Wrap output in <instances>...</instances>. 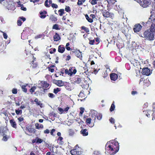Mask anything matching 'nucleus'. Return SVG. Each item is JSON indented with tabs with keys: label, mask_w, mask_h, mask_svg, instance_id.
Masks as SVG:
<instances>
[{
	"label": "nucleus",
	"mask_w": 155,
	"mask_h": 155,
	"mask_svg": "<svg viewBox=\"0 0 155 155\" xmlns=\"http://www.w3.org/2000/svg\"><path fill=\"white\" fill-rule=\"evenodd\" d=\"M102 117V114H99L97 115L96 117L97 119L99 120H100L101 119Z\"/></svg>",
	"instance_id": "39"
},
{
	"label": "nucleus",
	"mask_w": 155,
	"mask_h": 155,
	"mask_svg": "<svg viewBox=\"0 0 155 155\" xmlns=\"http://www.w3.org/2000/svg\"><path fill=\"white\" fill-rule=\"evenodd\" d=\"M56 114L53 112L50 113L49 114V117L52 120H53L54 119V117H56Z\"/></svg>",
	"instance_id": "20"
},
{
	"label": "nucleus",
	"mask_w": 155,
	"mask_h": 155,
	"mask_svg": "<svg viewBox=\"0 0 155 155\" xmlns=\"http://www.w3.org/2000/svg\"><path fill=\"white\" fill-rule=\"evenodd\" d=\"M153 112L152 114V120H155V103H153Z\"/></svg>",
	"instance_id": "22"
},
{
	"label": "nucleus",
	"mask_w": 155,
	"mask_h": 155,
	"mask_svg": "<svg viewBox=\"0 0 155 155\" xmlns=\"http://www.w3.org/2000/svg\"><path fill=\"white\" fill-rule=\"evenodd\" d=\"M3 136V137L2 138V140L3 141H7L8 140V139L10 137H7V136L5 135Z\"/></svg>",
	"instance_id": "44"
},
{
	"label": "nucleus",
	"mask_w": 155,
	"mask_h": 155,
	"mask_svg": "<svg viewBox=\"0 0 155 155\" xmlns=\"http://www.w3.org/2000/svg\"><path fill=\"white\" fill-rule=\"evenodd\" d=\"M51 7L52 8H57L58 7V5L55 4L54 3H52L51 4Z\"/></svg>",
	"instance_id": "52"
},
{
	"label": "nucleus",
	"mask_w": 155,
	"mask_h": 155,
	"mask_svg": "<svg viewBox=\"0 0 155 155\" xmlns=\"http://www.w3.org/2000/svg\"><path fill=\"white\" fill-rule=\"evenodd\" d=\"M17 24L18 26H21L22 24V22L20 20H19L17 21Z\"/></svg>",
	"instance_id": "60"
},
{
	"label": "nucleus",
	"mask_w": 155,
	"mask_h": 155,
	"mask_svg": "<svg viewBox=\"0 0 155 155\" xmlns=\"http://www.w3.org/2000/svg\"><path fill=\"white\" fill-rule=\"evenodd\" d=\"M36 128L38 129H39L40 128H43L44 127L43 125L42 124H35Z\"/></svg>",
	"instance_id": "28"
},
{
	"label": "nucleus",
	"mask_w": 155,
	"mask_h": 155,
	"mask_svg": "<svg viewBox=\"0 0 155 155\" xmlns=\"http://www.w3.org/2000/svg\"><path fill=\"white\" fill-rule=\"evenodd\" d=\"M114 101L111 104L110 108V110L111 112H112L113 111H114L115 109V105L114 104Z\"/></svg>",
	"instance_id": "32"
},
{
	"label": "nucleus",
	"mask_w": 155,
	"mask_h": 155,
	"mask_svg": "<svg viewBox=\"0 0 155 155\" xmlns=\"http://www.w3.org/2000/svg\"><path fill=\"white\" fill-rule=\"evenodd\" d=\"M36 143H41L43 142V140L42 139H41L38 137H36Z\"/></svg>",
	"instance_id": "36"
},
{
	"label": "nucleus",
	"mask_w": 155,
	"mask_h": 155,
	"mask_svg": "<svg viewBox=\"0 0 155 155\" xmlns=\"http://www.w3.org/2000/svg\"><path fill=\"white\" fill-rule=\"evenodd\" d=\"M49 19L52 21L55 22L57 20V18L53 15H51L50 16Z\"/></svg>",
	"instance_id": "30"
},
{
	"label": "nucleus",
	"mask_w": 155,
	"mask_h": 155,
	"mask_svg": "<svg viewBox=\"0 0 155 155\" xmlns=\"http://www.w3.org/2000/svg\"><path fill=\"white\" fill-rule=\"evenodd\" d=\"M102 12L103 16L104 17L108 18L111 16L110 13L106 10H103Z\"/></svg>",
	"instance_id": "13"
},
{
	"label": "nucleus",
	"mask_w": 155,
	"mask_h": 155,
	"mask_svg": "<svg viewBox=\"0 0 155 155\" xmlns=\"http://www.w3.org/2000/svg\"><path fill=\"white\" fill-rule=\"evenodd\" d=\"M36 89V87L35 86L32 87L29 90V91L31 94H32L35 92V90Z\"/></svg>",
	"instance_id": "33"
},
{
	"label": "nucleus",
	"mask_w": 155,
	"mask_h": 155,
	"mask_svg": "<svg viewBox=\"0 0 155 155\" xmlns=\"http://www.w3.org/2000/svg\"><path fill=\"white\" fill-rule=\"evenodd\" d=\"M109 121L111 123H112L113 124H114V122H115V121H114L115 120H114V119L112 117H111Z\"/></svg>",
	"instance_id": "51"
},
{
	"label": "nucleus",
	"mask_w": 155,
	"mask_h": 155,
	"mask_svg": "<svg viewBox=\"0 0 155 155\" xmlns=\"http://www.w3.org/2000/svg\"><path fill=\"white\" fill-rule=\"evenodd\" d=\"M60 39L59 35L57 33H56L54 36V40L55 41H57Z\"/></svg>",
	"instance_id": "26"
},
{
	"label": "nucleus",
	"mask_w": 155,
	"mask_h": 155,
	"mask_svg": "<svg viewBox=\"0 0 155 155\" xmlns=\"http://www.w3.org/2000/svg\"><path fill=\"white\" fill-rule=\"evenodd\" d=\"M64 10L63 9H61L58 11V12H60V13H59V15L60 16H62L64 14Z\"/></svg>",
	"instance_id": "43"
},
{
	"label": "nucleus",
	"mask_w": 155,
	"mask_h": 155,
	"mask_svg": "<svg viewBox=\"0 0 155 155\" xmlns=\"http://www.w3.org/2000/svg\"><path fill=\"white\" fill-rule=\"evenodd\" d=\"M41 85L43 88H47L49 85V84L45 81H41Z\"/></svg>",
	"instance_id": "18"
},
{
	"label": "nucleus",
	"mask_w": 155,
	"mask_h": 155,
	"mask_svg": "<svg viewBox=\"0 0 155 155\" xmlns=\"http://www.w3.org/2000/svg\"><path fill=\"white\" fill-rule=\"evenodd\" d=\"M63 139V138L62 137H60L58 138L57 140L60 141L61 143V144H63L64 143L63 141H62Z\"/></svg>",
	"instance_id": "46"
},
{
	"label": "nucleus",
	"mask_w": 155,
	"mask_h": 155,
	"mask_svg": "<svg viewBox=\"0 0 155 155\" xmlns=\"http://www.w3.org/2000/svg\"><path fill=\"white\" fill-rule=\"evenodd\" d=\"M75 55L78 57L81 58V52L79 50H75L73 51Z\"/></svg>",
	"instance_id": "21"
},
{
	"label": "nucleus",
	"mask_w": 155,
	"mask_h": 155,
	"mask_svg": "<svg viewBox=\"0 0 155 155\" xmlns=\"http://www.w3.org/2000/svg\"><path fill=\"white\" fill-rule=\"evenodd\" d=\"M18 120L19 122H21L23 121L24 120V118L23 117H21L18 118Z\"/></svg>",
	"instance_id": "55"
},
{
	"label": "nucleus",
	"mask_w": 155,
	"mask_h": 155,
	"mask_svg": "<svg viewBox=\"0 0 155 155\" xmlns=\"http://www.w3.org/2000/svg\"><path fill=\"white\" fill-rule=\"evenodd\" d=\"M34 101L36 103L37 105L40 106V107H42V104L41 103V102L39 101L37 98H36L34 100Z\"/></svg>",
	"instance_id": "23"
},
{
	"label": "nucleus",
	"mask_w": 155,
	"mask_h": 155,
	"mask_svg": "<svg viewBox=\"0 0 155 155\" xmlns=\"http://www.w3.org/2000/svg\"><path fill=\"white\" fill-rule=\"evenodd\" d=\"M15 111L16 114L18 115L19 114L21 115L22 112V110L19 109L15 110Z\"/></svg>",
	"instance_id": "34"
},
{
	"label": "nucleus",
	"mask_w": 155,
	"mask_h": 155,
	"mask_svg": "<svg viewBox=\"0 0 155 155\" xmlns=\"http://www.w3.org/2000/svg\"><path fill=\"white\" fill-rule=\"evenodd\" d=\"M65 10L68 12H70L71 11L70 8L69 6H66Z\"/></svg>",
	"instance_id": "56"
},
{
	"label": "nucleus",
	"mask_w": 155,
	"mask_h": 155,
	"mask_svg": "<svg viewBox=\"0 0 155 155\" xmlns=\"http://www.w3.org/2000/svg\"><path fill=\"white\" fill-rule=\"evenodd\" d=\"M26 85H23L21 86L22 91L25 93H26L27 92V89L26 87Z\"/></svg>",
	"instance_id": "35"
},
{
	"label": "nucleus",
	"mask_w": 155,
	"mask_h": 155,
	"mask_svg": "<svg viewBox=\"0 0 155 155\" xmlns=\"http://www.w3.org/2000/svg\"><path fill=\"white\" fill-rule=\"evenodd\" d=\"M84 78H80L78 77L75 78L74 80V81L75 84H80L81 82L82 81L84 80Z\"/></svg>",
	"instance_id": "12"
},
{
	"label": "nucleus",
	"mask_w": 155,
	"mask_h": 155,
	"mask_svg": "<svg viewBox=\"0 0 155 155\" xmlns=\"http://www.w3.org/2000/svg\"><path fill=\"white\" fill-rule=\"evenodd\" d=\"M48 96L51 98H53L55 97V95L51 93H48Z\"/></svg>",
	"instance_id": "47"
},
{
	"label": "nucleus",
	"mask_w": 155,
	"mask_h": 155,
	"mask_svg": "<svg viewBox=\"0 0 155 155\" xmlns=\"http://www.w3.org/2000/svg\"><path fill=\"white\" fill-rule=\"evenodd\" d=\"M20 7H21V9L22 10H23L24 11H26V10L27 9H26V8L24 7L22 5H21V6H20Z\"/></svg>",
	"instance_id": "59"
},
{
	"label": "nucleus",
	"mask_w": 155,
	"mask_h": 155,
	"mask_svg": "<svg viewBox=\"0 0 155 155\" xmlns=\"http://www.w3.org/2000/svg\"><path fill=\"white\" fill-rule=\"evenodd\" d=\"M3 33V37L5 39H6L7 38V37H8V36H7V35L5 33H4L3 32H2Z\"/></svg>",
	"instance_id": "61"
},
{
	"label": "nucleus",
	"mask_w": 155,
	"mask_h": 155,
	"mask_svg": "<svg viewBox=\"0 0 155 155\" xmlns=\"http://www.w3.org/2000/svg\"><path fill=\"white\" fill-rule=\"evenodd\" d=\"M12 93L16 94L17 93V90L16 88H13L12 91Z\"/></svg>",
	"instance_id": "50"
},
{
	"label": "nucleus",
	"mask_w": 155,
	"mask_h": 155,
	"mask_svg": "<svg viewBox=\"0 0 155 155\" xmlns=\"http://www.w3.org/2000/svg\"><path fill=\"white\" fill-rule=\"evenodd\" d=\"M84 108H83V107H81L80 108V111L79 113V115L80 116H82V114H83L84 112Z\"/></svg>",
	"instance_id": "40"
},
{
	"label": "nucleus",
	"mask_w": 155,
	"mask_h": 155,
	"mask_svg": "<svg viewBox=\"0 0 155 155\" xmlns=\"http://www.w3.org/2000/svg\"><path fill=\"white\" fill-rule=\"evenodd\" d=\"M98 1V0H91H91H90V2H91V3L92 5H94L96 4Z\"/></svg>",
	"instance_id": "42"
},
{
	"label": "nucleus",
	"mask_w": 155,
	"mask_h": 155,
	"mask_svg": "<svg viewBox=\"0 0 155 155\" xmlns=\"http://www.w3.org/2000/svg\"><path fill=\"white\" fill-rule=\"evenodd\" d=\"M150 113H151V111H146L145 112V114H146V115L148 117H150Z\"/></svg>",
	"instance_id": "45"
},
{
	"label": "nucleus",
	"mask_w": 155,
	"mask_h": 155,
	"mask_svg": "<svg viewBox=\"0 0 155 155\" xmlns=\"http://www.w3.org/2000/svg\"><path fill=\"white\" fill-rule=\"evenodd\" d=\"M77 4L79 5H81L82 4V1L81 0H78V2Z\"/></svg>",
	"instance_id": "63"
},
{
	"label": "nucleus",
	"mask_w": 155,
	"mask_h": 155,
	"mask_svg": "<svg viewBox=\"0 0 155 155\" xmlns=\"http://www.w3.org/2000/svg\"><path fill=\"white\" fill-rule=\"evenodd\" d=\"M7 3H8V6H9L10 7H13L14 6V2L11 1V0L10 1H6Z\"/></svg>",
	"instance_id": "27"
},
{
	"label": "nucleus",
	"mask_w": 155,
	"mask_h": 155,
	"mask_svg": "<svg viewBox=\"0 0 155 155\" xmlns=\"http://www.w3.org/2000/svg\"><path fill=\"white\" fill-rule=\"evenodd\" d=\"M72 155H80L81 154V151H79L76 149L72 150L70 151Z\"/></svg>",
	"instance_id": "10"
},
{
	"label": "nucleus",
	"mask_w": 155,
	"mask_h": 155,
	"mask_svg": "<svg viewBox=\"0 0 155 155\" xmlns=\"http://www.w3.org/2000/svg\"><path fill=\"white\" fill-rule=\"evenodd\" d=\"M69 135L70 136H73L75 134L74 130L72 129H70L68 130Z\"/></svg>",
	"instance_id": "29"
},
{
	"label": "nucleus",
	"mask_w": 155,
	"mask_h": 155,
	"mask_svg": "<svg viewBox=\"0 0 155 155\" xmlns=\"http://www.w3.org/2000/svg\"><path fill=\"white\" fill-rule=\"evenodd\" d=\"M58 110L59 111L60 114H62L64 113V110L61 108L58 107Z\"/></svg>",
	"instance_id": "48"
},
{
	"label": "nucleus",
	"mask_w": 155,
	"mask_h": 155,
	"mask_svg": "<svg viewBox=\"0 0 155 155\" xmlns=\"http://www.w3.org/2000/svg\"><path fill=\"white\" fill-rule=\"evenodd\" d=\"M65 49L64 46L62 45H60L58 47V51L61 53H63L65 51Z\"/></svg>",
	"instance_id": "19"
},
{
	"label": "nucleus",
	"mask_w": 155,
	"mask_h": 155,
	"mask_svg": "<svg viewBox=\"0 0 155 155\" xmlns=\"http://www.w3.org/2000/svg\"><path fill=\"white\" fill-rule=\"evenodd\" d=\"M54 83L59 87H61L64 84L61 80H56L55 81Z\"/></svg>",
	"instance_id": "17"
},
{
	"label": "nucleus",
	"mask_w": 155,
	"mask_h": 155,
	"mask_svg": "<svg viewBox=\"0 0 155 155\" xmlns=\"http://www.w3.org/2000/svg\"><path fill=\"white\" fill-rule=\"evenodd\" d=\"M9 122L11 126L13 128L16 129L17 128V124L14 119L10 120Z\"/></svg>",
	"instance_id": "15"
},
{
	"label": "nucleus",
	"mask_w": 155,
	"mask_h": 155,
	"mask_svg": "<svg viewBox=\"0 0 155 155\" xmlns=\"http://www.w3.org/2000/svg\"><path fill=\"white\" fill-rule=\"evenodd\" d=\"M50 133V131L48 129H46L44 131V133L46 134H48Z\"/></svg>",
	"instance_id": "62"
},
{
	"label": "nucleus",
	"mask_w": 155,
	"mask_h": 155,
	"mask_svg": "<svg viewBox=\"0 0 155 155\" xmlns=\"http://www.w3.org/2000/svg\"><path fill=\"white\" fill-rule=\"evenodd\" d=\"M55 131V129L53 128V129H52L51 131V132H50V134H51L52 136H54V134H53V133Z\"/></svg>",
	"instance_id": "53"
},
{
	"label": "nucleus",
	"mask_w": 155,
	"mask_h": 155,
	"mask_svg": "<svg viewBox=\"0 0 155 155\" xmlns=\"http://www.w3.org/2000/svg\"><path fill=\"white\" fill-rule=\"evenodd\" d=\"M112 145L111 146L110 144V143H109L108 142L106 144L105 147V149L108 153L110 154H114L115 153L114 151L115 149L114 148H113L112 147Z\"/></svg>",
	"instance_id": "2"
},
{
	"label": "nucleus",
	"mask_w": 155,
	"mask_h": 155,
	"mask_svg": "<svg viewBox=\"0 0 155 155\" xmlns=\"http://www.w3.org/2000/svg\"><path fill=\"white\" fill-rule=\"evenodd\" d=\"M110 77L111 80L115 81L117 78V75L115 73H111L110 75Z\"/></svg>",
	"instance_id": "16"
},
{
	"label": "nucleus",
	"mask_w": 155,
	"mask_h": 155,
	"mask_svg": "<svg viewBox=\"0 0 155 155\" xmlns=\"http://www.w3.org/2000/svg\"><path fill=\"white\" fill-rule=\"evenodd\" d=\"M110 144L111 146L112 145V147L113 148H114L115 150H114L115 151L114 152L116 153L119 150V143L118 142L115 140H112L110 142Z\"/></svg>",
	"instance_id": "4"
},
{
	"label": "nucleus",
	"mask_w": 155,
	"mask_h": 155,
	"mask_svg": "<svg viewBox=\"0 0 155 155\" xmlns=\"http://www.w3.org/2000/svg\"><path fill=\"white\" fill-rule=\"evenodd\" d=\"M53 29H55L56 30H58V25L57 24H55L53 26Z\"/></svg>",
	"instance_id": "49"
},
{
	"label": "nucleus",
	"mask_w": 155,
	"mask_h": 155,
	"mask_svg": "<svg viewBox=\"0 0 155 155\" xmlns=\"http://www.w3.org/2000/svg\"><path fill=\"white\" fill-rule=\"evenodd\" d=\"M99 69L100 68H99L98 70L97 69H95V68H85V71L84 73L86 75L89 76L93 73L96 74L97 73Z\"/></svg>",
	"instance_id": "3"
},
{
	"label": "nucleus",
	"mask_w": 155,
	"mask_h": 155,
	"mask_svg": "<svg viewBox=\"0 0 155 155\" xmlns=\"http://www.w3.org/2000/svg\"><path fill=\"white\" fill-rule=\"evenodd\" d=\"M26 130L31 134H35L36 131V130L34 128L32 127L31 126H30L26 127Z\"/></svg>",
	"instance_id": "9"
},
{
	"label": "nucleus",
	"mask_w": 155,
	"mask_h": 155,
	"mask_svg": "<svg viewBox=\"0 0 155 155\" xmlns=\"http://www.w3.org/2000/svg\"><path fill=\"white\" fill-rule=\"evenodd\" d=\"M81 28L84 30V31L86 32H89V29L88 28L84 26H82Z\"/></svg>",
	"instance_id": "41"
},
{
	"label": "nucleus",
	"mask_w": 155,
	"mask_h": 155,
	"mask_svg": "<svg viewBox=\"0 0 155 155\" xmlns=\"http://www.w3.org/2000/svg\"><path fill=\"white\" fill-rule=\"evenodd\" d=\"M153 15H151L150 17L149 18L147 22V23H149V22H151V27L150 28H153V29L154 28V26L155 25V18H153L152 17Z\"/></svg>",
	"instance_id": "7"
},
{
	"label": "nucleus",
	"mask_w": 155,
	"mask_h": 155,
	"mask_svg": "<svg viewBox=\"0 0 155 155\" xmlns=\"http://www.w3.org/2000/svg\"><path fill=\"white\" fill-rule=\"evenodd\" d=\"M60 91H61V89L60 88H56L54 89V91H53V92L54 94H56L59 92Z\"/></svg>",
	"instance_id": "37"
},
{
	"label": "nucleus",
	"mask_w": 155,
	"mask_h": 155,
	"mask_svg": "<svg viewBox=\"0 0 155 155\" xmlns=\"http://www.w3.org/2000/svg\"><path fill=\"white\" fill-rule=\"evenodd\" d=\"M155 29H153L151 28L150 30L146 31L143 34V37L146 39L152 41L153 40L154 34L153 32Z\"/></svg>",
	"instance_id": "1"
},
{
	"label": "nucleus",
	"mask_w": 155,
	"mask_h": 155,
	"mask_svg": "<svg viewBox=\"0 0 155 155\" xmlns=\"http://www.w3.org/2000/svg\"><path fill=\"white\" fill-rule=\"evenodd\" d=\"M5 128L3 127H0V135L4 136L5 135Z\"/></svg>",
	"instance_id": "25"
},
{
	"label": "nucleus",
	"mask_w": 155,
	"mask_h": 155,
	"mask_svg": "<svg viewBox=\"0 0 155 155\" xmlns=\"http://www.w3.org/2000/svg\"><path fill=\"white\" fill-rule=\"evenodd\" d=\"M86 19L90 22L92 23L93 22V20L92 18H91L90 17H89L88 15H85Z\"/></svg>",
	"instance_id": "31"
},
{
	"label": "nucleus",
	"mask_w": 155,
	"mask_h": 155,
	"mask_svg": "<svg viewBox=\"0 0 155 155\" xmlns=\"http://www.w3.org/2000/svg\"><path fill=\"white\" fill-rule=\"evenodd\" d=\"M84 91L83 90L81 91L78 95L79 97L82 98H83V99H84L85 98V96H86V95H85L84 94Z\"/></svg>",
	"instance_id": "24"
},
{
	"label": "nucleus",
	"mask_w": 155,
	"mask_h": 155,
	"mask_svg": "<svg viewBox=\"0 0 155 155\" xmlns=\"http://www.w3.org/2000/svg\"><path fill=\"white\" fill-rule=\"evenodd\" d=\"M31 66L32 68H35L37 66V64L35 63L34 64L33 63H32Z\"/></svg>",
	"instance_id": "58"
},
{
	"label": "nucleus",
	"mask_w": 155,
	"mask_h": 155,
	"mask_svg": "<svg viewBox=\"0 0 155 155\" xmlns=\"http://www.w3.org/2000/svg\"><path fill=\"white\" fill-rule=\"evenodd\" d=\"M91 119L90 118H88L86 119L85 123L87 125H89L91 124Z\"/></svg>",
	"instance_id": "38"
},
{
	"label": "nucleus",
	"mask_w": 155,
	"mask_h": 155,
	"mask_svg": "<svg viewBox=\"0 0 155 155\" xmlns=\"http://www.w3.org/2000/svg\"><path fill=\"white\" fill-rule=\"evenodd\" d=\"M138 3L142 6L145 8L148 5L149 2L147 0H140Z\"/></svg>",
	"instance_id": "8"
},
{
	"label": "nucleus",
	"mask_w": 155,
	"mask_h": 155,
	"mask_svg": "<svg viewBox=\"0 0 155 155\" xmlns=\"http://www.w3.org/2000/svg\"><path fill=\"white\" fill-rule=\"evenodd\" d=\"M80 133L83 136H86L88 134V131L86 129H82L80 131Z\"/></svg>",
	"instance_id": "14"
},
{
	"label": "nucleus",
	"mask_w": 155,
	"mask_h": 155,
	"mask_svg": "<svg viewBox=\"0 0 155 155\" xmlns=\"http://www.w3.org/2000/svg\"><path fill=\"white\" fill-rule=\"evenodd\" d=\"M48 0H46L45 1V5L46 7H49L50 6L48 4Z\"/></svg>",
	"instance_id": "57"
},
{
	"label": "nucleus",
	"mask_w": 155,
	"mask_h": 155,
	"mask_svg": "<svg viewBox=\"0 0 155 155\" xmlns=\"http://www.w3.org/2000/svg\"><path fill=\"white\" fill-rule=\"evenodd\" d=\"M70 107H67L65 108L64 109H63L64 112L66 113H67Z\"/></svg>",
	"instance_id": "54"
},
{
	"label": "nucleus",
	"mask_w": 155,
	"mask_h": 155,
	"mask_svg": "<svg viewBox=\"0 0 155 155\" xmlns=\"http://www.w3.org/2000/svg\"><path fill=\"white\" fill-rule=\"evenodd\" d=\"M140 70L142 69V71L140 73L143 75L146 76L149 75L151 73L152 71H151L149 68H140Z\"/></svg>",
	"instance_id": "6"
},
{
	"label": "nucleus",
	"mask_w": 155,
	"mask_h": 155,
	"mask_svg": "<svg viewBox=\"0 0 155 155\" xmlns=\"http://www.w3.org/2000/svg\"><path fill=\"white\" fill-rule=\"evenodd\" d=\"M131 94L133 95H134L137 94V92L136 91H133L131 92Z\"/></svg>",
	"instance_id": "64"
},
{
	"label": "nucleus",
	"mask_w": 155,
	"mask_h": 155,
	"mask_svg": "<svg viewBox=\"0 0 155 155\" xmlns=\"http://www.w3.org/2000/svg\"><path fill=\"white\" fill-rule=\"evenodd\" d=\"M142 26L140 24L135 25L134 28V30L135 32H138L141 29Z\"/></svg>",
	"instance_id": "11"
},
{
	"label": "nucleus",
	"mask_w": 155,
	"mask_h": 155,
	"mask_svg": "<svg viewBox=\"0 0 155 155\" xmlns=\"http://www.w3.org/2000/svg\"><path fill=\"white\" fill-rule=\"evenodd\" d=\"M77 70L75 68L74 69H73L72 68H69V70L66 69L64 71L65 74H68L70 76H71L72 75L75 74Z\"/></svg>",
	"instance_id": "5"
}]
</instances>
